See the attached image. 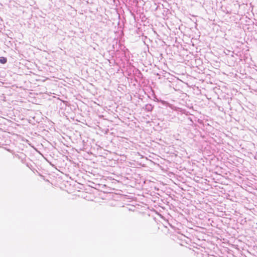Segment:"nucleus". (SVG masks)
I'll list each match as a JSON object with an SVG mask.
<instances>
[{"instance_id": "1", "label": "nucleus", "mask_w": 257, "mask_h": 257, "mask_svg": "<svg viewBox=\"0 0 257 257\" xmlns=\"http://www.w3.org/2000/svg\"><path fill=\"white\" fill-rule=\"evenodd\" d=\"M7 62V59L4 57H0V63L2 64H5Z\"/></svg>"}]
</instances>
